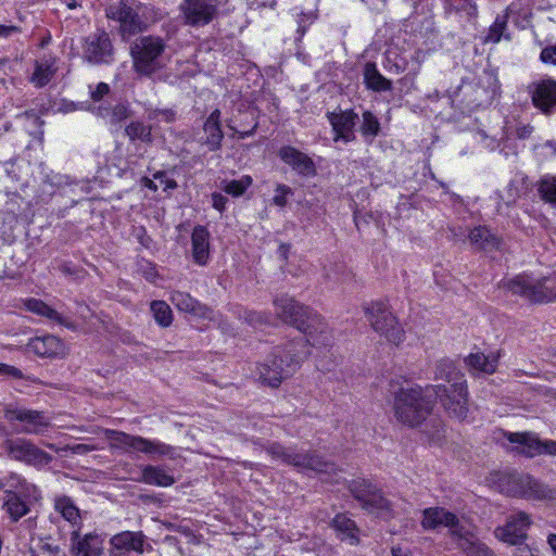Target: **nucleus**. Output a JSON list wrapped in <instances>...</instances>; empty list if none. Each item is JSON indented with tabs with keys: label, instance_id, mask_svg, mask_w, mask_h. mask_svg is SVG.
<instances>
[{
	"label": "nucleus",
	"instance_id": "1",
	"mask_svg": "<svg viewBox=\"0 0 556 556\" xmlns=\"http://www.w3.org/2000/svg\"><path fill=\"white\" fill-rule=\"evenodd\" d=\"M277 317L304 333L306 346H327L332 342V332L324 318L308 306H304L288 294L274 300Z\"/></svg>",
	"mask_w": 556,
	"mask_h": 556
},
{
	"label": "nucleus",
	"instance_id": "2",
	"mask_svg": "<svg viewBox=\"0 0 556 556\" xmlns=\"http://www.w3.org/2000/svg\"><path fill=\"white\" fill-rule=\"evenodd\" d=\"M309 354L303 339L278 346L267 359L257 366L258 380L270 388H278L282 380L291 377Z\"/></svg>",
	"mask_w": 556,
	"mask_h": 556
},
{
	"label": "nucleus",
	"instance_id": "3",
	"mask_svg": "<svg viewBox=\"0 0 556 556\" xmlns=\"http://www.w3.org/2000/svg\"><path fill=\"white\" fill-rule=\"evenodd\" d=\"M433 391L429 384L401 388L394 396L396 419L410 428L421 425L433 409Z\"/></svg>",
	"mask_w": 556,
	"mask_h": 556
},
{
	"label": "nucleus",
	"instance_id": "4",
	"mask_svg": "<svg viewBox=\"0 0 556 556\" xmlns=\"http://www.w3.org/2000/svg\"><path fill=\"white\" fill-rule=\"evenodd\" d=\"M154 15L151 5L138 0H119L105 9V16L119 23L123 39L144 31L149 23L154 21Z\"/></svg>",
	"mask_w": 556,
	"mask_h": 556
},
{
	"label": "nucleus",
	"instance_id": "5",
	"mask_svg": "<svg viewBox=\"0 0 556 556\" xmlns=\"http://www.w3.org/2000/svg\"><path fill=\"white\" fill-rule=\"evenodd\" d=\"M501 287L530 303H547L556 300V275L540 279L529 275H517L503 280Z\"/></svg>",
	"mask_w": 556,
	"mask_h": 556
},
{
	"label": "nucleus",
	"instance_id": "6",
	"mask_svg": "<svg viewBox=\"0 0 556 556\" xmlns=\"http://www.w3.org/2000/svg\"><path fill=\"white\" fill-rule=\"evenodd\" d=\"M266 452L282 464L291 465L301 469H309L317 473L336 475L337 466L334 463L324 459L315 452H296L291 447L282 446L279 443H271L266 447Z\"/></svg>",
	"mask_w": 556,
	"mask_h": 556
},
{
	"label": "nucleus",
	"instance_id": "7",
	"mask_svg": "<svg viewBox=\"0 0 556 556\" xmlns=\"http://www.w3.org/2000/svg\"><path fill=\"white\" fill-rule=\"evenodd\" d=\"M164 40L160 37L143 36L131 46L130 52L135 71L144 76H152L163 67L162 55Z\"/></svg>",
	"mask_w": 556,
	"mask_h": 556
},
{
	"label": "nucleus",
	"instance_id": "8",
	"mask_svg": "<svg viewBox=\"0 0 556 556\" xmlns=\"http://www.w3.org/2000/svg\"><path fill=\"white\" fill-rule=\"evenodd\" d=\"M364 312L371 328L389 342L399 345L404 341L405 332L384 301L364 305Z\"/></svg>",
	"mask_w": 556,
	"mask_h": 556
},
{
	"label": "nucleus",
	"instance_id": "9",
	"mask_svg": "<svg viewBox=\"0 0 556 556\" xmlns=\"http://www.w3.org/2000/svg\"><path fill=\"white\" fill-rule=\"evenodd\" d=\"M433 388V402L439 400L445 412L453 418L463 420L467 417L468 389L467 382L454 384H429Z\"/></svg>",
	"mask_w": 556,
	"mask_h": 556
},
{
	"label": "nucleus",
	"instance_id": "10",
	"mask_svg": "<svg viewBox=\"0 0 556 556\" xmlns=\"http://www.w3.org/2000/svg\"><path fill=\"white\" fill-rule=\"evenodd\" d=\"M2 448L10 458L37 468L49 465L53 459L50 454L23 438L5 440Z\"/></svg>",
	"mask_w": 556,
	"mask_h": 556
},
{
	"label": "nucleus",
	"instance_id": "11",
	"mask_svg": "<svg viewBox=\"0 0 556 556\" xmlns=\"http://www.w3.org/2000/svg\"><path fill=\"white\" fill-rule=\"evenodd\" d=\"M3 414L9 422L17 421L22 425L18 430L21 433L41 434L51 426L50 418L40 410L10 405L4 408Z\"/></svg>",
	"mask_w": 556,
	"mask_h": 556
},
{
	"label": "nucleus",
	"instance_id": "12",
	"mask_svg": "<svg viewBox=\"0 0 556 556\" xmlns=\"http://www.w3.org/2000/svg\"><path fill=\"white\" fill-rule=\"evenodd\" d=\"M83 58L91 64H110L114 60V47L105 30L88 35L83 43Z\"/></svg>",
	"mask_w": 556,
	"mask_h": 556
},
{
	"label": "nucleus",
	"instance_id": "13",
	"mask_svg": "<svg viewBox=\"0 0 556 556\" xmlns=\"http://www.w3.org/2000/svg\"><path fill=\"white\" fill-rule=\"evenodd\" d=\"M218 4V0H184L179 9L187 25L199 27L213 21Z\"/></svg>",
	"mask_w": 556,
	"mask_h": 556
},
{
	"label": "nucleus",
	"instance_id": "14",
	"mask_svg": "<svg viewBox=\"0 0 556 556\" xmlns=\"http://www.w3.org/2000/svg\"><path fill=\"white\" fill-rule=\"evenodd\" d=\"M420 525L425 530H437L440 527H445L448 529L452 539L465 526L457 515L439 506L425 508Z\"/></svg>",
	"mask_w": 556,
	"mask_h": 556
},
{
	"label": "nucleus",
	"instance_id": "15",
	"mask_svg": "<svg viewBox=\"0 0 556 556\" xmlns=\"http://www.w3.org/2000/svg\"><path fill=\"white\" fill-rule=\"evenodd\" d=\"M531 522L530 515L518 511L508 517L505 526L496 528L495 535L510 545H522Z\"/></svg>",
	"mask_w": 556,
	"mask_h": 556
},
{
	"label": "nucleus",
	"instance_id": "16",
	"mask_svg": "<svg viewBox=\"0 0 556 556\" xmlns=\"http://www.w3.org/2000/svg\"><path fill=\"white\" fill-rule=\"evenodd\" d=\"M70 540L72 556H101L103 553V540L96 532L81 535L80 530H73Z\"/></svg>",
	"mask_w": 556,
	"mask_h": 556
},
{
	"label": "nucleus",
	"instance_id": "17",
	"mask_svg": "<svg viewBox=\"0 0 556 556\" xmlns=\"http://www.w3.org/2000/svg\"><path fill=\"white\" fill-rule=\"evenodd\" d=\"M110 544L113 551L119 555L135 552L142 554L146 551V546L151 548V545L147 543V536L142 531H123L110 539Z\"/></svg>",
	"mask_w": 556,
	"mask_h": 556
},
{
	"label": "nucleus",
	"instance_id": "18",
	"mask_svg": "<svg viewBox=\"0 0 556 556\" xmlns=\"http://www.w3.org/2000/svg\"><path fill=\"white\" fill-rule=\"evenodd\" d=\"M27 348L42 358H61L66 353L65 343L53 334L35 337L29 340Z\"/></svg>",
	"mask_w": 556,
	"mask_h": 556
},
{
	"label": "nucleus",
	"instance_id": "19",
	"mask_svg": "<svg viewBox=\"0 0 556 556\" xmlns=\"http://www.w3.org/2000/svg\"><path fill=\"white\" fill-rule=\"evenodd\" d=\"M278 155L282 162L288 164L299 175L304 177H313L316 175V166L313 160L300 150L285 146L278 151Z\"/></svg>",
	"mask_w": 556,
	"mask_h": 556
},
{
	"label": "nucleus",
	"instance_id": "20",
	"mask_svg": "<svg viewBox=\"0 0 556 556\" xmlns=\"http://www.w3.org/2000/svg\"><path fill=\"white\" fill-rule=\"evenodd\" d=\"M327 117L336 132V141L343 140L344 142H350L355 139L354 127L358 115L353 110L341 111L339 113L329 112Z\"/></svg>",
	"mask_w": 556,
	"mask_h": 556
},
{
	"label": "nucleus",
	"instance_id": "21",
	"mask_svg": "<svg viewBox=\"0 0 556 556\" xmlns=\"http://www.w3.org/2000/svg\"><path fill=\"white\" fill-rule=\"evenodd\" d=\"M222 112L219 109H215L205 119L201 135L198 142L202 146H206L210 151H217L222 148V141L224 139V132L220 124Z\"/></svg>",
	"mask_w": 556,
	"mask_h": 556
},
{
	"label": "nucleus",
	"instance_id": "22",
	"mask_svg": "<svg viewBox=\"0 0 556 556\" xmlns=\"http://www.w3.org/2000/svg\"><path fill=\"white\" fill-rule=\"evenodd\" d=\"M453 541L466 556H495L489 546L466 525L453 538Z\"/></svg>",
	"mask_w": 556,
	"mask_h": 556
},
{
	"label": "nucleus",
	"instance_id": "23",
	"mask_svg": "<svg viewBox=\"0 0 556 556\" xmlns=\"http://www.w3.org/2000/svg\"><path fill=\"white\" fill-rule=\"evenodd\" d=\"M173 304L178 311L189 313L203 319H213V311L206 304L199 302L187 292L173 291L170 295Z\"/></svg>",
	"mask_w": 556,
	"mask_h": 556
},
{
	"label": "nucleus",
	"instance_id": "24",
	"mask_svg": "<svg viewBox=\"0 0 556 556\" xmlns=\"http://www.w3.org/2000/svg\"><path fill=\"white\" fill-rule=\"evenodd\" d=\"M510 443H516V451L528 458L543 454V441L531 432H509L506 435Z\"/></svg>",
	"mask_w": 556,
	"mask_h": 556
},
{
	"label": "nucleus",
	"instance_id": "25",
	"mask_svg": "<svg viewBox=\"0 0 556 556\" xmlns=\"http://www.w3.org/2000/svg\"><path fill=\"white\" fill-rule=\"evenodd\" d=\"M534 106L544 113H549L556 106V81L543 80L532 91Z\"/></svg>",
	"mask_w": 556,
	"mask_h": 556
},
{
	"label": "nucleus",
	"instance_id": "26",
	"mask_svg": "<svg viewBox=\"0 0 556 556\" xmlns=\"http://www.w3.org/2000/svg\"><path fill=\"white\" fill-rule=\"evenodd\" d=\"M191 243L193 261L200 266L206 265L210 258V232L206 227L198 225L193 228Z\"/></svg>",
	"mask_w": 556,
	"mask_h": 556
},
{
	"label": "nucleus",
	"instance_id": "27",
	"mask_svg": "<svg viewBox=\"0 0 556 556\" xmlns=\"http://www.w3.org/2000/svg\"><path fill=\"white\" fill-rule=\"evenodd\" d=\"M331 526L341 541L346 542L350 545L359 544L361 530L356 526L355 521L346 514L336 515L331 521Z\"/></svg>",
	"mask_w": 556,
	"mask_h": 556
},
{
	"label": "nucleus",
	"instance_id": "28",
	"mask_svg": "<svg viewBox=\"0 0 556 556\" xmlns=\"http://www.w3.org/2000/svg\"><path fill=\"white\" fill-rule=\"evenodd\" d=\"M54 510L66 520L74 530H80L83 526V517L80 509L75 505L72 497L67 495H59L53 501Z\"/></svg>",
	"mask_w": 556,
	"mask_h": 556
},
{
	"label": "nucleus",
	"instance_id": "29",
	"mask_svg": "<svg viewBox=\"0 0 556 556\" xmlns=\"http://www.w3.org/2000/svg\"><path fill=\"white\" fill-rule=\"evenodd\" d=\"M136 452L143 453L151 458L168 457L175 459L177 450L175 446L161 442L159 440H150L139 435L137 440Z\"/></svg>",
	"mask_w": 556,
	"mask_h": 556
},
{
	"label": "nucleus",
	"instance_id": "30",
	"mask_svg": "<svg viewBox=\"0 0 556 556\" xmlns=\"http://www.w3.org/2000/svg\"><path fill=\"white\" fill-rule=\"evenodd\" d=\"M468 239L470 244L476 249L484 252H492L500 249L501 239L495 236L489 228L484 226H478L473 228Z\"/></svg>",
	"mask_w": 556,
	"mask_h": 556
},
{
	"label": "nucleus",
	"instance_id": "31",
	"mask_svg": "<svg viewBox=\"0 0 556 556\" xmlns=\"http://www.w3.org/2000/svg\"><path fill=\"white\" fill-rule=\"evenodd\" d=\"M363 78L368 90L374 92H386L392 90V81L378 71L377 65L374 62L365 63Z\"/></svg>",
	"mask_w": 556,
	"mask_h": 556
},
{
	"label": "nucleus",
	"instance_id": "32",
	"mask_svg": "<svg viewBox=\"0 0 556 556\" xmlns=\"http://www.w3.org/2000/svg\"><path fill=\"white\" fill-rule=\"evenodd\" d=\"M525 481V498L534 501L556 502V488L547 483H544L530 475L526 477Z\"/></svg>",
	"mask_w": 556,
	"mask_h": 556
},
{
	"label": "nucleus",
	"instance_id": "33",
	"mask_svg": "<svg viewBox=\"0 0 556 556\" xmlns=\"http://www.w3.org/2000/svg\"><path fill=\"white\" fill-rule=\"evenodd\" d=\"M55 63L56 60L51 54H45L36 61L35 71L30 79L31 83L39 88L48 85L56 73L58 67Z\"/></svg>",
	"mask_w": 556,
	"mask_h": 556
},
{
	"label": "nucleus",
	"instance_id": "34",
	"mask_svg": "<svg viewBox=\"0 0 556 556\" xmlns=\"http://www.w3.org/2000/svg\"><path fill=\"white\" fill-rule=\"evenodd\" d=\"M434 379L444 380L448 384L466 382L464 374L456 367V364L448 358L439 359L434 365Z\"/></svg>",
	"mask_w": 556,
	"mask_h": 556
},
{
	"label": "nucleus",
	"instance_id": "35",
	"mask_svg": "<svg viewBox=\"0 0 556 556\" xmlns=\"http://www.w3.org/2000/svg\"><path fill=\"white\" fill-rule=\"evenodd\" d=\"M138 481L166 488L175 483V478L160 466L147 465L142 468L141 478Z\"/></svg>",
	"mask_w": 556,
	"mask_h": 556
},
{
	"label": "nucleus",
	"instance_id": "36",
	"mask_svg": "<svg viewBox=\"0 0 556 556\" xmlns=\"http://www.w3.org/2000/svg\"><path fill=\"white\" fill-rule=\"evenodd\" d=\"M26 307L29 312L37 315L45 316L48 319L58 323L59 325L65 326L66 328L74 329L75 325L67 318H64L55 309L47 305L43 301L38 299H29L26 302Z\"/></svg>",
	"mask_w": 556,
	"mask_h": 556
},
{
	"label": "nucleus",
	"instance_id": "37",
	"mask_svg": "<svg viewBox=\"0 0 556 556\" xmlns=\"http://www.w3.org/2000/svg\"><path fill=\"white\" fill-rule=\"evenodd\" d=\"M104 435L110 441L111 448H121L126 453L136 452L139 435L112 429H104Z\"/></svg>",
	"mask_w": 556,
	"mask_h": 556
},
{
	"label": "nucleus",
	"instance_id": "38",
	"mask_svg": "<svg viewBox=\"0 0 556 556\" xmlns=\"http://www.w3.org/2000/svg\"><path fill=\"white\" fill-rule=\"evenodd\" d=\"M364 509L376 514L380 517L388 518L392 516V504L386 498L381 491L377 488L367 497V501L362 506Z\"/></svg>",
	"mask_w": 556,
	"mask_h": 556
},
{
	"label": "nucleus",
	"instance_id": "39",
	"mask_svg": "<svg viewBox=\"0 0 556 556\" xmlns=\"http://www.w3.org/2000/svg\"><path fill=\"white\" fill-rule=\"evenodd\" d=\"M3 508L13 522L18 521L22 517L29 513L28 505L15 492L12 491L5 492Z\"/></svg>",
	"mask_w": 556,
	"mask_h": 556
},
{
	"label": "nucleus",
	"instance_id": "40",
	"mask_svg": "<svg viewBox=\"0 0 556 556\" xmlns=\"http://www.w3.org/2000/svg\"><path fill=\"white\" fill-rule=\"evenodd\" d=\"M526 473H509L501 478L502 491L510 496L525 497L526 495Z\"/></svg>",
	"mask_w": 556,
	"mask_h": 556
},
{
	"label": "nucleus",
	"instance_id": "41",
	"mask_svg": "<svg viewBox=\"0 0 556 556\" xmlns=\"http://www.w3.org/2000/svg\"><path fill=\"white\" fill-rule=\"evenodd\" d=\"M465 363L470 369L488 375L495 372L497 367V358L483 353H471L465 358Z\"/></svg>",
	"mask_w": 556,
	"mask_h": 556
},
{
	"label": "nucleus",
	"instance_id": "42",
	"mask_svg": "<svg viewBox=\"0 0 556 556\" xmlns=\"http://www.w3.org/2000/svg\"><path fill=\"white\" fill-rule=\"evenodd\" d=\"M125 132L130 141L140 140L142 142H152V127L142 122H131L126 128Z\"/></svg>",
	"mask_w": 556,
	"mask_h": 556
},
{
	"label": "nucleus",
	"instance_id": "43",
	"mask_svg": "<svg viewBox=\"0 0 556 556\" xmlns=\"http://www.w3.org/2000/svg\"><path fill=\"white\" fill-rule=\"evenodd\" d=\"M153 318L163 328L170 326L173 314L169 305L164 301H152L150 304Z\"/></svg>",
	"mask_w": 556,
	"mask_h": 556
},
{
	"label": "nucleus",
	"instance_id": "44",
	"mask_svg": "<svg viewBox=\"0 0 556 556\" xmlns=\"http://www.w3.org/2000/svg\"><path fill=\"white\" fill-rule=\"evenodd\" d=\"M375 485L365 479H355L352 480L349 484V491L353 495V497L363 504L367 501V497L375 490Z\"/></svg>",
	"mask_w": 556,
	"mask_h": 556
},
{
	"label": "nucleus",
	"instance_id": "45",
	"mask_svg": "<svg viewBox=\"0 0 556 556\" xmlns=\"http://www.w3.org/2000/svg\"><path fill=\"white\" fill-rule=\"evenodd\" d=\"M361 131L364 137L370 138L377 137L380 132V122L370 111H365L362 115Z\"/></svg>",
	"mask_w": 556,
	"mask_h": 556
},
{
	"label": "nucleus",
	"instance_id": "46",
	"mask_svg": "<svg viewBox=\"0 0 556 556\" xmlns=\"http://www.w3.org/2000/svg\"><path fill=\"white\" fill-rule=\"evenodd\" d=\"M538 190L545 202L556 205V176L542 178Z\"/></svg>",
	"mask_w": 556,
	"mask_h": 556
},
{
	"label": "nucleus",
	"instance_id": "47",
	"mask_svg": "<svg viewBox=\"0 0 556 556\" xmlns=\"http://www.w3.org/2000/svg\"><path fill=\"white\" fill-rule=\"evenodd\" d=\"M252 178L250 176H243L239 180H231L226 184L224 191L233 197L242 195L245 190L251 186Z\"/></svg>",
	"mask_w": 556,
	"mask_h": 556
},
{
	"label": "nucleus",
	"instance_id": "48",
	"mask_svg": "<svg viewBox=\"0 0 556 556\" xmlns=\"http://www.w3.org/2000/svg\"><path fill=\"white\" fill-rule=\"evenodd\" d=\"M48 447L55 451L56 453L66 454L67 452H70L72 454H77V455H85V454L96 450L94 445L85 444V443H77L74 445L67 444L62 447H56L54 444H48Z\"/></svg>",
	"mask_w": 556,
	"mask_h": 556
},
{
	"label": "nucleus",
	"instance_id": "49",
	"mask_svg": "<svg viewBox=\"0 0 556 556\" xmlns=\"http://www.w3.org/2000/svg\"><path fill=\"white\" fill-rule=\"evenodd\" d=\"M507 16H497L489 29L486 41L498 42L502 38L503 31L506 28Z\"/></svg>",
	"mask_w": 556,
	"mask_h": 556
},
{
	"label": "nucleus",
	"instance_id": "50",
	"mask_svg": "<svg viewBox=\"0 0 556 556\" xmlns=\"http://www.w3.org/2000/svg\"><path fill=\"white\" fill-rule=\"evenodd\" d=\"M43 177L46 178V184L52 185L56 190L73 184V179L68 175L55 173L53 170L47 172Z\"/></svg>",
	"mask_w": 556,
	"mask_h": 556
},
{
	"label": "nucleus",
	"instance_id": "51",
	"mask_svg": "<svg viewBox=\"0 0 556 556\" xmlns=\"http://www.w3.org/2000/svg\"><path fill=\"white\" fill-rule=\"evenodd\" d=\"M444 8L447 12L451 11H466L470 13L471 10H475V7L471 0H442Z\"/></svg>",
	"mask_w": 556,
	"mask_h": 556
},
{
	"label": "nucleus",
	"instance_id": "52",
	"mask_svg": "<svg viewBox=\"0 0 556 556\" xmlns=\"http://www.w3.org/2000/svg\"><path fill=\"white\" fill-rule=\"evenodd\" d=\"M275 195L273 198V202L280 207L286 206L287 204V197L292 193V190L290 187L279 184L275 190Z\"/></svg>",
	"mask_w": 556,
	"mask_h": 556
},
{
	"label": "nucleus",
	"instance_id": "53",
	"mask_svg": "<svg viewBox=\"0 0 556 556\" xmlns=\"http://www.w3.org/2000/svg\"><path fill=\"white\" fill-rule=\"evenodd\" d=\"M153 178L160 181V184L163 186L164 191L174 190L178 187L177 181L173 178H169L166 172H156L153 175Z\"/></svg>",
	"mask_w": 556,
	"mask_h": 556
},
{
	"label": "nucleus",
	"instance_id": "54",
	"mask_svg": "<svg viewBox=\"0 0 556 556\" xmlns=\"http://www.w3.org/2000/svg\"><path fill=\"white\" fill-rule=\"evenodd\" d=\"M148 117L150 119L154 118H161V121L165 123H173L176 118V113L170 109H164V110H153L149 113Z\"/></svg>",
	"mask_w": 556,
	"mask_h": 556
},
{
	"label": "nucleus",
	"instance_id": "55",
	"mask_svg": "<svg viewBox=\"0 0 556 556\" xmlns=\"http://www.w3.org/2000/svg\"><path fill=\"white\" fill-rule=\"evenodd\" d=\"M540 60L544 64L556 65V45H549L542 49Z\"/></svg>",
	"mask_w": 556,
	"mask_h": 556
},
{
	"label": "nucleus",
	"instance_id": "56",
	"mask_svg": "<svg viewBox=\"0 0 556 556\" xmlns=\"http://www.w3.org/2000/svg\"><path fill=\"white\" fill-rule=\"evenodd\" d=\"M56 188H54L50 184H46V178H42V181L39 186V194L38 197L41 199V201L47 202L49 201L53 194L56 192Z\"/></svg>",
	"mask_w": 556,
	"mask_h": 556
},
{
	"label": "nucleus",
	"instance_id": "57",
	"mask_svg": "<svg viewBox=\"0 0 556 556\" xmlns=\"http://www.w3.org/2000/svg\"><path fill=\"white\" fill-rule=\"evenodd\" d=\"M0 376H11L16 379H22L23 372L14 366L0 363Z\"/></svg>",
	"mask_w": 556,
	"mask_h": 556
},
{
	"label": "nucleus",
	"instance_id": "58",
	"mask_svg": "<svg viewBox=\"0 0 556 556\" xmlns=\"http://www.w3.org/2000/svg\"><path fill=\"white\" fill-rule=\"evenodd\" d=\"M22 28L16 25H2L0 24V37L9 38L15 34H20Z\"/></svg>",
	"mask_w": 556,
	"mask_h": 556
},
{
	"label": "nucleus",
	"instance_id": "59",
	"mask_svg": "<svg viewBox=\"0 0 556 556\" xmlns=\"http://www.w3.org/2000/svg\"><path fill=\"white\" fill-rule=\"evenodd\" d=\"M110 91V87L105 83L98 84L96 90L92 91L91 98L93 101H100Z\"/></svg>",
	"mask_w": 556,
	"mask_h": 556
},
{
	"label": "nucleus",
	"instance_id": "60",
	"mask_svg": "<svg viewBox=\"0 0 556 556\" xmlns=\"http://www.w3.org/2000/svg\"><path fill=\"white\" fill-rule=\"evenodd\" d=\"M212 201H213V207L219 212H223L225 210V206H226V203L228 200L223 194L215 192L212 194Z\"/></svg>",
	"mask_w": 556,
	"mask_h": 556
},
{
	"label": "nucleus",
	"instance_id": "61",
	"mask_svg": "<svg viewBox=\"0 0 556 556\" xmlns=\"http://www.w3.org/2000/svg\"><path fill=\"white\" fill-rule=\"evenodd\" d=\"M128 117V110L124 104H118L113 109V119L115 122H122Z\"/></svg>",
	"mask_w": 556,
	"mask_h": 556
},
{
	"label": "nucleus",
	"instance_id": "62",
	"mask_svg": "<svg viewBox=\"0 0 556 556\" xmlns=\"http://www.w3.org/2000/svg\"><path fill=\"white\" fill-rule=\"evenodd\" d=\"M228 127L233 131V134H237L240 139H245L250 136H253L257 128V123L253 125V127L249 130H237L235 127H232L230 124H228Z\"/></svg>",
	"mask_w": 556,
	"mask_h": 556
},
{
	"label": "nucleus",
	"instance_id": "63",
	"mask_svg": "<svg viewBox=\"0 0 556 556\" xmlns=\"http://www.w3.org/2000/svg\"><path fill=\"white\" fill-rule=\"evenodd\" d=\"M543 454L556 455V441L546 440L543 441Z\"/></svg>",
	"mask_w": 556,
	"mask_h": 556
},
{
	"label": "nucleus",
	"instance_id": "64",
	"mask_svg": "<svg viewBox=\"0 0 556 556\" xmlns=\"http://www.w3.org/2000/svg\"><path fill=\"white\" fill-rule=\"evenodd\" d=\"M311 20V16L309 15H306L304 13H301L299 15V20H298V33L300 35V37H302L304 34H305V30H306V25L304 24V21H308Z\"/></svg>",
	"mask_w": 556,
	"mask_h": 556
}]
</instances>
